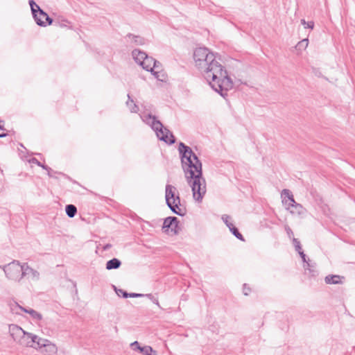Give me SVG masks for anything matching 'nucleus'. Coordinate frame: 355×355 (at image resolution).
<instances>
[{
	"mask_svg": "<svg viewBox=\"0 0 355 355\" xmlns=\"http://www.w3.org/2000/svg\"><path fill=\"white\" fill-rule=\"evenodd\" d=\"M196 67L203 73L211 88L223 97L233 88V82L227 71L207 48H197L193 53Z\"/></svg>",
	"mask_w": 355,
	"mask_h": 355,
	"instance_id": "1",
	"label": "nucleus"
},
{
	"mask_svg": "<svg viewBox=\"0 0 355 355\" xmlns=\"http://www.w3.org/2000/svg\"><path fill=\"white\" fill-rule=\"evenodd\" d=\"M187 183L191 187L193 198L201 202L206 193V181L202 177V163L191 148L180 142L178 148Z\"/></svg>",
	"mask_w": 355,
	"mask_h": 355,
	"instance_id": "2",
	"label": "nucleus"
},
{
	"mask_svg": "<svg viewBox=\"0 0 355 355\" xmlns=\"http://www.w3.org/2000/svg\"><path fill=\"white\" fill-rule=\"evenodd\" d=\"M142 121L155 132L157 137L162 141L173 144L175 140L173 134L163 124L150 114L141 116Z\"/></svg>",
	"mask_w": 355,
	"mask_h": 355,
	"instance_id": "3",
	"label": "nucleus"
},
{
	"mask_svg": "<svg viewBox=\"0 0 355 355\" xmlns=\"http://www.w3.org/2000/svg\"><path fill=\"white\" fill-rule=\"evenodd\" d=\"M177 189L174 186L166 184L165 188L166 202L170 209L179 216L184 215V211L180 206V198L179 194H176Z\"/></svg>",
	"mask_w": 355,
	"mask_h": 355,
	"instance_id": "4",
	"label": "nucleus"
},
{
	"mask_svg": "<svg viewBox=\"0 0 355 355\" xmlns=\"http://www.w3.org/2000/svg\"><path fill=\"white\" fill-rule=\"evenodd\" d=\"M2 268L10 280L19 282L24 277V263L21 265L18 261H13Z\"/></svg>",
	"mask_w": 355,
	"mask_h": 355,
	"instance_id": "5",
	"label": "nucleus"
},
{
	"mask_svg": "<svg viewBox=\"0 0 355 355\" xmlns=\"http://www.w3.org/2000/svg\"><path fill=\"white\" fill-rule=\"evenodd\" d=\"M282 194L288 198V200H283L282 202L291 214L301 216L305 214L306 209L302 205L295 202L292 193L288 189H284Z\"/></svg>",
	"mask_w": 355,
	"mask_h": 355,
	"instance_id": "6",
	"label": "nucleus"
},
{
	"mask_svg": "<svg viewBox=\"0 0 355 355\" xmlns=\"http://www.w3.org/2000/svg\"><path fill=\"white\" fill-rule=\"evenodd\" d=\"M40 339L41 338L38 336L26 331L25 335H24L18 344L23 347H33L37 349Z\"/></svg>",
	"mask_w": 355,
	"mask_h": 355,
	"instance_id": "7",
	"label": "nucleus"
},
{
	"mask_svg": "<svg viewBox=\"0 0 355 355\" xmlns=\"http://www.w3.org/2000/svg\"><path fill=\"white\" fill-rule=\"evenodd\" d=\"M43 353L48 355L55 354L58 352L57 346L47 339L41 338L40 343L37 345V349H42Z\"/></svg>",
	"mask_w": 355,
	"mask_h": 355,
	"instance_id": "8",
	"label": "nucleus"
},
{
	"mask_svg": "<svg viewBox=\"0 0 355 355\" xmlns=\"http://www.w3.org/2000/svg\"><path fill=\"white\" fill-rule=\"evenodd\" d=\"M178 220L175 216L167 217L163 223V229L165 232H171L173 234H177L178 233Z\"/></svg>",
	"mask_w": 355,
	"mask_h": 355,
	"instance_id": "9",
	"label": "nucleus"
},
{
	"mask_svg": "<svg viewBox=\"0 0 355 355\" xmlns=\"http://www.w3.org/2000/svg\"><path fill=\"white\" fill-rule=\"evenodd\" d=\"M9 334L13 340L17 344L21 340L24 335H25V331L17 324H11L8 326Z\"/></svg>",
	"mask_w": 355,
	"mask_h": 355,
	"instance_id": "10",
	"label": "nucleus"
},
{
	"mask_svg": "<svg viewBox=\"0 0 355 355\" xmlns=\"http://www.w3.org/2000/svg\"><path fill=\"white\" fill-rule=\"evenodd\" d=\"M160 63L155 60L152 57L146 56V58L142 60V62H140V66L148 71L153 72L154 69H158Z\"/></svg>",
	"mask_w": 355,
	"mask_h": 355,
	"instance_id": "11",
	"label": "nucleus"
},
{
	"mask_svg": "<svg viewBox=\"0 0 355 355\" xmlns=\"http://www.w3.org/2000/svg\"><path fill=\"white\" fill-rule=\"evenodd\" d=\"M25 276H28L33 281H37L40 279L39 272L31 268L27 263H24V277Z\"/></svg>",
	"mask_w": 355,
	"mask_h": 355,
	"instance_id": "12",
	"label": "nucleus"
},
{
	"mask_svg": "<svg viewBox=\"0 0 355 355\" xmlns=\"http://www.w3.org/2000/svg\"><path fill=\"white\" fill-rule=\"evenodd\" d=\"M16 307H18L19 309H21L22 311L25 312V313H28L31 318L33 319V320H41L42 319V315L41 313H40L39 312L35 311L34 309H26L24 307H22L21 306H19L18 304H15V305Z\"/></svg>",
	"mask_w": 355,
	"mask_h": 355,
	"instance_id": "13",
	"label": "nucleus"
},
{
	"mask_svg": "<svg viewBox=\"0 0 355 355\" xmlns=\"http://www.w3.org/2000/svg\"><path fill=\"white\" fill-rule=\"evenodd\" d=\"M344 279V277L337 275H327L325 279V283L328 284H342L343 281L342 279Z\"/></svg>",
	"mask_w": 355,
	"mask_h": 355,
	"instance_id": "14",
	"label": "nucleus"
},
{
	"mask_svg": "<svg viewBox=\"0 0 355 355\" xmlns=\"http://www.w3.org/2000/svg\"><path fill=\"white\" fill-rule=\"evenodd\" d=\"M132 57L135 62L140 65V62H142V60L146 58L148 55L145 52L141 51L139 49H135L132 52Z\"/></svg>",
	"mask_w": 355,
	"mask_h": 355,
	"instance_id": "15",
	"label": "nucleus"
},
{
	"mask_svg": "<svg viewBox=\"0 0 355 355\" xmlns=\"http://www.w3.org/2000/svg\"><path fill=\"white\" fill-rule=\"evenodd\" d=\"M121 265V262L119 259L116 258H113L106 263V269L108 270L117 269Z\"/></svg>",
	"mask_w": 355,
	"mask_h": 355,
	"instance_id": "16",
	"label": "nucleus"
},
{
	"mask_svg": "<svg viewBox=\"0 0 355 355\" xmlns=\"http://www.w3.org/2000/svg\"><path fill=\"white\" fill-rule=\"evenodd\" d=\"M126 106L132 113H137L139 110L138 105L131 98L130 94H128V101L125 103Z\"/></svg>",
	"mask_w": 355,
	"mask_h": 355,
	"instance_id": "17",
	"label": "nucleus"
},
{
	"mask_svg": "<svg viewBox=\"0 0 355 355\" xmlns=\"http://www.w3.org/2000/svg\"><path fill=\"white\" fill-rule=\"evenodd\" d=\"M160 67L158 69H154V71L151 72L154 76L159 81L164 82L166 80L167 76L165 72L159 71Z\"/></svg>",
	"mask_w": 355,
	"mask_h": 355,
	"instance_id": "18",
	"label": "nucleus"
},
{
	"mask_svg": "<svg viewBox=\"0 0 355 355\" xmlns=\"http://www.w3.org/2000/svg\"><path fill=\"white\" fill-rule=\"evenodd\" d=\"M127 37L130 40L131 43L135 45H142L144 44V39L140 36L128 34Z\"/></svg>",
	"mask_w": 355,
	"mask_h": 355,
	"instance_id": "19",
	"label": "nucleus"
},
{
	"mask_svg": "<svg viewBox=\"0 0 355 355\" xmlns=\"http://www.w3.org/2000/svg\"><path fill=\"white\" fill-rule=\"evenodd\" d=\"M65 211L69 218H73L77 213V208L73 205H67L65 207Z\"/></svg>",
	"mask_w": 355,
	"mask_h": 355,
	"instance_id": "20",
	"label": "nucleus"
},
{
	"mask_svg": "<svg viewBox=\"0 0 355 355\" xmlns=\"http://www.w3.org/2000/svg\"><path fill=\"white\" fill-rule=\"evenodd\" d=\"M140 352L144 355H157V353L150 346L146 345L140 349Z\"/></svg>",
	"mask_w": 355,
	"mask_h": 355,
	"instance_id": "21",
	"label": "nucleus"
},
{
	"mask_svg": "<svg viewBox=\"0 0 355 355\" xmlns=\"http://www.w3.org/2000/svg\"><path fill=\"white\" fill-rule=\"evenodd\" d=\"M229 229L237 239L241 241H244L243 235L239 232L238 229L234 226L233 223H230Z\"/></svg>",
	"mask_w": 355,
	"mask_h": 355,
	"instance_id": "22",
	"label": "nucleus"
},
{
	"mask_svg": "<svg viewBox=\"0 0 355 355\" xmlns=\"http://www.w3.org/2000/svg\"><path fill=\"white\" fill-rule=\"evenodd\" d=\"M29 5L31 8V11L33 13V18H36L37 16V12H40V10H42L38 5L35 3V2L33 0L29 1Z\"/></svg>",
	"mask_w": 355,
	"mask_h": 355,
	"instance_id": "23",
	"label": "nucleus"
},
{
	"mask_svg": "<svg viewBox=\"0 0 355 355\" xmlns=\"http://www.w3.org/2000/svg\"><path fill=\"white\" fill-rule=\"evenodd\" d=\"M34 19L38 26H46V22L44 21V18H42V17H40L39 11L37 12L36 18H34Z\"/></svg>",
	"mask_w": 355,
	"mask_h": 355,
	"instance_id": "24",
	"label": "nucleus"
},
{
	"mask_svg": "<svg viewBox=\"0 0 355 355\" xmlns=\"http://www.w3.org/2000/svg\"><path fill=\"white\" fill-rule=\"evenodd\" d=\"M40 17H42V18H44V19L46 21L49 25L52 24L53 19L42 10H40L39 12Z\"/></svg>",
	"mask_w": 355,
	"mask_h": 355,
	"instance_id": "25",
	"label": "nucleus"
},
{
	"mask_svg": "<svg viewBox=\"0 0 355 355\" xmlns=\"http://www.w3.org/2000/svg\"><path fill=\"white\" fill-rule=\"evenodd\" d=\"M113 287L118 296L120 297L121 295H122L124 298L128 297V293L123 291V289L117 288L115 286H113Z\"/></svg>",
	"mask_w": 355,
	"mask_h": 355,
	"instance_id": "26",
	"label": "nucleus"
},
{
	"mask_svg": "<svg viewBox=\"0 0 355 355\" xmlns=\"http://www.w3.org/2000/svg\"><path fill=\"white\" fill-rule=\"evenodd\" d=\"M309 44V40L307 38L303 39L300 42H298L297 44V47H298L299 49H305Z\"/></svg>",
	"mask_w": 355,
	"mask_h": 355,
	"instance_id": "27",
	"label": "nucleus"
},
{
	"mask_svg": "<svg viewBox=\"0 0 355 355\" xmlns=\"http://www.w3.org/2000/svg\"><path fill=\"white\" fill-rule=\"evenodd\" d=\"M304 263H306L304 266V268L305 270H309L311 272L313 271V268H315V263L311 262V260L308 259V261L306 262H305Z\"/></svg>",
	"mask_w": 355,
	"mask_h": 355,
	"instance_id": "28",
	"label": "nucleus"
},
{
	"mask_svg": "<svg viewBox=\"0 0 355 355\" xmlns=\"http://www.w3.org/2000/svg\"><path fill=\"white\" fill-rule=\"evenodd\" d=\"M68 23V21L66 19H62V20H55V25L60 26V27H66L67 24Z\"/></svg>",
	"mask_w": 355,
	"mask_h": 355,
	"instance_id": "29",
	"label": "nucleus"
},
{
	"mask_svg": "<svg viewBox=\"0 0 355 355\" xmlns=\"http://www.w3.org/2000/svg\"><path fill=\"white\" fill-rule=\"evenodd\" d=\"M293 243L295 246L296 251L300 252V250H302L301 244H300V242L298 241V239L293 238Z\"/></svg>",
	"mask_w": 355,
	"mask_h": 355,
	"instance_id": "30",
	"label": "nucleus"
},
{
	"mask_svg": "<svg viewBox=\"0 0 355 355\" xmlns=\"http://www.w3.org/2000/svg\"><path fill=\"white\" fill-rule=\"evenodd\" d=\"M222 220H223V222L226 224V225L229 227V225H230V223H232L230 220H231V217L228 215H223L222 216Z\"/></svg>",
	"mask_w": 355,
	"mask_h": 355,
	"instance_id": "31",
	"label": "nucleus"
},
{
	"mask_svg": "<svg viewBox=\"0 0 355 355\" xmlns=\"http://www.w3.org/2000/svg\"><path fill=\"white\" fill-rule=\"evenodd\" d=\"M132 349L134 351L139 350L140 352V349L142 347L139 345V343L137 341H135L130 345Z\"/></svg>",
	"mask_w": 355,
	"mask_h": 355,
	"instance_id": "32",
	"label": "nucleus"
},
{
	"mask_svg": "<svg viewBox=\"0 0 355 355\" xmlns=\"http://www.w3.org/2000/svg\"><path fill=\"white\" fill-rule=\"evenodd\" d=\"M146 296L151 300L156 305L160 306L157 298H155L152 294H146Z\"/></svg>",
	"mask_w": 355,
	"mask_h": 355,
	"instance_id": "33",
	"label": "nucleus"
},
{
	"mask_svg": "<svg viewBox=\"0 0 355 355\" xmlns=\"http://www.w3.org/2000/svg\"><path fill=\"white\" fill-rule=\"evenodd\" d=\"M305 28H310L313 29L314 28V22L313 21H307L306 26H304Z\"/></svg>",
	"mask_w": 355,
	"mask_h": 355,
	"instance_id": "34",
	"label": "nucleus"
},
{
	"mask_svg": "<svg viewBox=\"0 0 355 355\" xmlns=\"http://www.w3.org/2000/svg\"><path fill=\"white\" fill-rule=\"evenodd\" d=\"M298 253L300 255L304 263H305L308 261V259H306V254L304 253V252L302 250H300V252H298Z\"/></svg>",
	"mask_w": 355,
	"mask_h": 355,
	"instance_id": "35",
	"label": "nucleus"
},
{
	"mask_svg": "<svg viewBox=\"0 0 355 355\" xmlns=\"http://www.w3.org/2000/svg\"><path fill=\"white\" fill-rule=\"evenodd\" d=\"M143 296H144V295L140 293H131L128 294V297H140Z\"/></svg>",
	"mask_w": 355,
	"mask_h": 355,
	"instance_id": "36",
	"label": "nucleus"
},
{
	"mask_svg": "<svg viewBox=\"0 0 355 355\" xmlns=\"http://www.w3.org/2000/svg\"><path fill=\"white\" fill-rule=\"evenodd\" d=\"M29 162L31 163L35 164L39 166H42V164L40 163V162H39L36 158H32L31 159H30Z\"/></svg>",
	"mask_w": 355,
	"mask_h": 355,
	"instance_id": "37",
	"label": "nucleus"
},
{
	"mask_svg": "<svg viewBox=\"0 0 355 355\" xmlns=\"http://www.w3.org/2000/svg\"><path fill=\"white\" fill-rule=\"evenodd\" d=\"M250 288L247 287L246 284L243 285V293L245 295H248V293L250 292Z\"/></svg>",
	"mask_w": 355,
	"mask_h": 355,
	"instance_id": "38",
	"label": "nucleus"
},
{
	"mask_svg": "<svg viewBox=\"0 0 355 355\" xmlns=\"http://www.w3.org/2000/svg\"><path fill=\"white\" fill-rule=\"evenodd\" d=\"M0 131H6V129L0 125ZM8 135V133H0V137H5Z\"/></svg>",
	"mask_w": 355,
	"mask_h": 355,
	"instance_id": "39",
	"label": "nucleus"
},
{
	"mask_svg": "<svg viewBox=\"0 0 355 355\" xmlns=\"http://www.w3.org/2000/svg\"><path fill=\"white\" fill-rule=\"evenodd\" d=\"M41 166L42 168H43L44 169L46 170V171H49H49H52V169H51L50 167H49V166H46V165L42 164V166Z\"/></svg>",
	"mask_w": 355,
	"mask_h": 355,
	"instance_id": "40",
	"label": "nucleus"
},
{
	"mask_svg": "<svg viewBox=\"0 0 355 355\" xmlns=\"http://www.w3.org/2000/svg\"><path fill=\"white\" fill-rule=\"evenodd\" d=\"M286 230L288 235L289 236V237H291V235H293V234L292 230H291L290 227H286Z\"/></svg>",
	"mask_w": 355,
	"mask_h": 355,
	"instance_id": "41",
	"label": "nucleus"
},
{
	"mask_svg": "<svg viewBox=\"0 0 355 355\" xmlns=\"http://www.w3.org/2000/svg\"><path fill=\"white\" fill-rule=\"evenodd\" d=\"M111 247H112V245L107 243L103 246V250H108Z\"/></svg>",
	"mask_w": 355,
	"mask_h": 355,
	"instance_id": "42",
	"label": "nucleus"
},
{
	"mask_svg": "<svg viewBox=\"0 0 355 355\" xmlns=\"http://www.w3.org/2000/svg\"><path fill=\"white\" fill-rule=\"evenodd\" d=\"M300 22L304 26H305L307 21H306L305 19H301Z\"/></svg>",
	"mask_w": 355,
	"mask_h": 355,
	"instance_id": "43",
	"label": "nucleus"
},
{
	"mask_svg": "<svg viewBox=\"0 0 355 355\" xmlns=\"http://www.w3.org/2000/svg\"><path fill=\"white\" fill-rule=\"evenodd\" d=\"M47 172H48V175H49V176H50V177H52V176H53V175H51V172H52V171H49H49H47Z\"/></svg>",
	"mask_w": 355,
	"mask_h": 355,
	"instance_id": "44",
	"label": "nucleus"
},
{
	"mask_svg": "<svg viewBox=\"0 0 355 355\" xmlns=\"http://www.w3.org/2000/svg\"><path fill=\"white\" fill-rule=\"evenodd\" d=\"M0 133H6L5 131H0Z\"/></svg>",
	"mask_w": 355,
	"mask_h": 355,
	"instance_id": "45",
	"label": "nucleus"
}]
</instances>
